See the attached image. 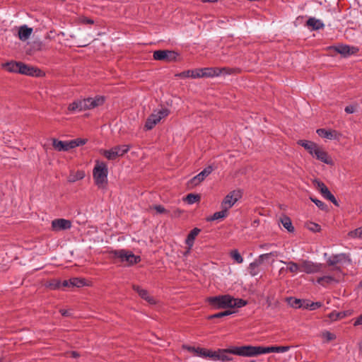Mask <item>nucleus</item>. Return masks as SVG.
Instances as JSON below:
<instances>
[{
  "label": "nucleus",
  "instance_id": "nucleus-1",
  "mask_svg": "<svg viewBox=\"0 0 362 362\" xmlns=\"http://www.w3.org/2000/svg\"><path fill=\"white\" fill-rule=\"evenodd\" d=\"M206 302L212 310L242 308L247 304V301L241 298H235L229 294L210 296Z\"/></svg>",
  "mask_w": 362,
  "mask_h": 362
},
{
  "label": "nucleus",
  "instance_id": "nucleus-2",
  "mask_svg": "<svg viewBox=\"0 0 362 362\" xmlns=\"http://www.w3.org/2000/svg\"><path fill=\"white\" fill-rule=\"evenodd\" d=\"M112 259H118L124 266L131 267L141 262L139 255H135L132 251L124 249L114 250L109 252Z\"/></svg>",
  "mask_w": 362,
  "mask_h": 362
},
{
  "label": "nucleus",
  "instance_id": "nucleus-3",
  "mask_svg": "<svg viewBox=\"0 0 362 362\" xmlns=\"http://www.w3.org/2000/svg\"><path fill=\"white\" fill-rule=\"evenodd\" d=\"M108 168L107 165L103 161H95V165L93 170V177L95 184L99 188H105L107 185Z\"/></svg>",
  "mask_w": 362,
  "mask_h": 362
},
{
  "label": "nucleus",
  "instance_id": "nucleus-4",
  "mask_svg": "<svg viewBox=\"0 0 362 362\" xmlns=\"http://www.w3.org/2000/svg\"><path fill=\"white\" fill-rule=\"evenodd\" d=\"M129 148L130 146L128 145H117L109 150H101L100 153L107 159L114 160L127 153Z\"/></svg>",
  "mask_w": 362,
  "mask_h": 362
},
{
  "label": "nucleus",
  "instance_id": "nucleus-5",
  "mask_svg": "<svg viewBox=\"0 0 362 362\" xmlns=\"http://www.w3.org/2000/svg\"><path fill=\"white\" fill-rule=\"evenodd\" d=\"M179 53L173 50L158 49L153 52V59L156 61H162L165 62H176Z\"/></svg>",
  "mask_w": 362,
  "mask_h": 362
},
{
  "label": "nucleus",
  "instance_id": "nucleus-6",
  "mask_svg": "<svg viewBox=\"0 0 362 362\" xmlns=\"http://www.w3.org/2000/svg\"><path fill=\"white\" fill-rule=\"evenodd\" d=\"M327 50H329L330 53H332V51H334V52L339 53L343 57H346L356 54L359 51V49L356 47H350L347 45L339 44L337 46L328 47Z\"/></svg>",
  "mask_w": 362,
  "mask_h": 362
},
{
  "label": "nucleus",
  "instance_id": "nucleus-7",
  "mask_svg": "<svg viewBox=\"0 0 362 362\" xmlns=\"http://www.w3.org/2000/svg\"><path fill=\"white\" fill-rule=\"evenodd\" d=\"M313 183L324 198L330 201L335 206H339L338 201L337 200L335 197L331 193V192L329 190L328 187L325 185L324 182L315 179L313 181Z\"/></svg>",
  "mask_w": 362,
  "mask_h": 362
},
{
  "label": "nucleus",
  "instance_id": "nucleus-8",
  "mask_svg": "<svg viewBox=\"0 0 362 362\" xmlns=\"http://www.w3.org/2000/svg\"><path fill=\"white\" fill-rule=\"evenodd\" d=\"M315 149L311 154L313 158L327 165H334V163L332 157L322 147L317 145Z\"/></svg>",
  "mask_w": 362,
  "mask_h": 362
},
{
  "label": "nucleus",
  "instance_id": "nucleus-9",
  "mask_svg": "<svg viewBox=\"0 0 362 362\" xmlns=\"http://www.w3.org/2000/svg\"><path fill=\"white\" fill-rule=\"evenodd\" d=\"M90 99V98H84L83 100H75L68 107V110L71 112L76 110L82 111L86 110H90L91 108Z\"/></svg>",
  "mask_w": 362,
  "mask_h": 362
},
{
  "label": "nucleus",
  "instance_id": "nucleus-10",
  "mask_svg": "<svg viewBox=\"0 0 362 362\" xmlns=\"http://www.w3.org/2000/svg\"><path fill=\"white\" fill-rule=\"evenodd\" d=\"M214 168L211 165L205 168L201 173L192 177L189 182L188 185L197 186L200 184L208 175L213 171Z\"/></svg>",
  "mask_w": 362,
  "mask_h": 362
},
{
  "label": "nucleus",
  "instance_id": "nucleus-11",
  "mask_svg": "<svg viewBox=\"0 0 362 362\" xmlns=\"http://www.w3.org/2000/svg\"><path fill=\"white\" fill-rule=\"evenodd\" d=\"M19 74L30 76H41L42 74V71L40 69L30 66L28 64L21 62V65L20 66Z\"/></svg>",
  "mask_w": 362,
  "mask_h": 362
},
{
  "label": "nucleus",
  "instance_id": "nucleus-12",
  "mask_svg": "<svg viewBox=\"0 0 362 362\" xmlns=\"http://www.w3.org/2000/svg\"><path fill=\"white\" fill-rule=\"evenodd\" d=\"M71 221L64 218H57L52 221V230L60 231L71 228Z\"/></svg>",
  "mask_w": 362,
  "mask_h": 362
},
{
  "label": "nucleus",
  "instance_id": "nucleus-13",
  "mask_svg": "<svg viewBox=\"0 0 362 362\" xmlns=\"http://www.w3.org/2000/svg\"><path fill=\"white\" fill-rule=\"evenodd\" d=\"M323 265L322 264L313 263L308 260L303 261L300 264L301 271L307 274L317 273L321 270Z\"/></svg>",
  "mask_w": 362,
  "mask_h": 362
},
{
  "label": "nucleus",
  "instance_id": "nucleus-14",
  "mask_svg": "<svg viewBox=\"0 0 362 362\" xmlns=\"http://www.w3.org/2000/svg\"><path fill=\"white\" fill-rule=\"evenodd\" d=\"M347 257L346 255L344 253H340L337 255H333L329 257L327 260V264L329 267H334L332 270L335 271H341L339 267H337V264L341 262Z\"/></svg>",
  "mask_w": 362,
  "mask_h": 362
},
{
  "label": "nucleus",
  "instance_id": "nucleus-15",
  "mask_svg": "<svg viewBox=\"0 0 362 362\" xmlns=\"http://www.w3.org/2000/svg\"><path fill=\"white\" fill-rule=\"evenodd\" d=\"M316 132L319 136L322 138H326L330 140H339L341 136V134L339 132L332 129H317Z\"/></svg>",
  "mask_w": 362,
  "mask_h": 362
},
{
  "label": "nucleus",
  "instance_id": "nucleus-16",
  "mask_svg": "<svg viewBox=\"0 0 362 362\" xmlns=\"http://www.w3.org/2000/svg\"><path fill=\"white\" fill-rule=\"evenodd\" d=\"M231 354L240 356L252 357V349L251 345L232 346Z\"/></svg>",
  "mask_w": 362,
  "mask_h": 362
},
{
  "label": "nucleus",
  "instance_id": "nucleus-17",
  "mask_svg": "<svg viewBox=\"0 0 362 362\" xmlns=\"http://www.w3.org/2000/svg\"><path fill=\"white\" fill-rule=\"evenodd\" d=\"M232 350V346L227 349H218L215 361H221L222 362L232 361L233 358L228 356V354H232L230 351Z\"/></svg>",
  "mask_w": 362,
  "mask_h": 362
},
{
  "label": "nucleus",
  "instance_id": "nucleus-18",
  "mask_svg": "<svg viewBox=\"0 0 362 362\" xmlns=\"http://www.w3.org/2000/svg\"><path fill=\"white\" fill-rule=\"evenodd\" d=\"M132 288L144 300H146L147 302H148L151 304H155L156 303V300H154V298L152 296H151L149 295V293H148L147 290L141 288L138 285H133L132 286Z\"/></svg>",
  "mask_w": 362,
  "mask_h": 362
},
{
  "label": "nucleus",
  "instance_id": "nucleus-19",
  "mask_svg": "<svg viewBox=\"0 0 362 362\" xmlns=\"http://www.w3.org/2000/svg\"><path fill=\"white\" fill-rule=\"evenodd\" d=\"M199 78L201 77H214L221 75L219 68H204L199 69Z\"/></svg>",
  "mask_w": 362,
  "mask_h": 362
},
{
  "label": "nucleus",
  "instance_id": "nucleus-20",
  "mask_svg": "<svg viewBox=\"0 0 362 362\" xmlns=\"http://www.w3.org/2000/svg\"><path fill=\"white\" fill-rule=\"evenodd\" d=\"M21 65V62L11 61L2 64V67L4 68L8 72L19 74Z\"/></svg>",
  "mask_w": 362,
  "mask_h": 362
},
{
  "label": "nucleus",
  "instance_id": "nucleus-21",
  "mask_svg": "<svg viewBox=\"0 0 362 362\" xmlns=\"http://www.w3.org/2000/svg\"><path fill=\"white\" fill-rule=\"evenodd\" d=\"M160 121V116H157V115L153 113L151 114L146 119L144 129L146 130L152 129L156 124H158Z\"/></svg>",
  "mask_w": 362,
  "mask_h": 362
},
{
  "label": "nucleus",
  "instance_id": "nucleus-22",
  "mask_svg": "<svg viewBox=\"0 0 362 362\" xmlns=\"http://www.w3.org/2000/svg\"><path fill=\"white\" fill-rule=\"evenodd\" d=\"M199 69H195L192 70H187L179 74H175V76L179 78H199Z\"/></svg>",
  "mask_w": 362,
  "mask_h": 362
},
{
  "label": "nucleus",
  "instance_id": "nucleus-23",
  "mask_svg": "<svg viewBox=\"0 0 362 362\" xmlns=\"http://www.w3.org/2000/svg\"><path fill=\"white\" fill-rule=\"evenodd\" d=\"M297 144L303 146L310 155L313 153V151L316 148L317 144L308 140L300 139L297 141Z\"/></svg>",
  "mask_w": 362,
  "mask_h": 362
},
{
  "label": "nucleus",
  "instance_id": "nucleus-24",
  "mask_svg": "<svg viewBox=\"0 0 362 362\" xmlns=\"http://www.w3.org/2000/svg\"><path fill=\"white\" fill-rule=\"evenodd\" d=\"M33 32V28H28L24 25L20 27L18 30V37L21 40L25 41L28 40Z\"/></svg>",
  "mask_w": 362,
  "mask_h": 362
},
{
  "label": "nucleus",
  "instance_id": "nucleus-25",
  "mask_svg": "<svg viewBox=\"0 0 362 362\" xmlns=\"http://www.w3.org/2000/svg\"><path fill=\"white\" fill-rule=\"evenodd\" d=\"M200 231H201V229H199L198 228H194L188 234V235L186 238L185 243L188 245L189 250H190L191 247L193 246L194 241L196 237L200 233Z\"/></svg>",
  "mask_w": 362,
  "mask_h": 362
},
{
  "label": "nucleus",
  "instance_id": "nucleus-26",
  "mask_svg": "<svg viewBox=\"0 0 362 362\" xmlns=\"http://www.w3.org/2000/svg\"><path fill=\"white\" fill-rule=\"evenodd\" d=\"M262 264V263L259 261V259L258 258H257L253 262L250 264V265L248 267L249 273L252 276L257 275L260 272L259 267Z\"/></svg>",
  "mask_w": 362,
  "mask_h": 362
},
{
  "label": "nucleus",
  "instance_id": "nucleus-27",
  "mask_svg": "<svg viewBox=\"0 0 362 362\" xmlns=\"http://www.w3.org/2000/svg\"><path fill=\"white\" fill-rule=\"evenodd\" d=\"M237 202V198H233L229 194H228L223 199L221 202V208L226 207V210L228 211V209L231 208Z\"/></svg>",
  "mask_w": 362,
  "mask_h": 362
},
{
  "label": "nucleus",
  "instance_id": "nucleus-28",
  "mask_svg": "<svg viewBox=\"0 0 362 362\" xmlns=\"http://www.w3.org/2000/svg\"><path fill=\"white\" fill-rule=\"evenodd\" d=\"M306 25L308 27H311L313 30H317L324 28V24L318 19L315 18H310L307 22Z\"/></svg>",
  "mask_w": 362,
  "mask_h": 362
},
{
  "label": "nucleus",
  "instance_id": "nucleus-29",
  "mask_svg": "<svg viewBox=\"0 0 362 362\" xmlns=\"http://www.w3.org/2000/svg\"><path fill=\"white\" fill-rule=\"evenodd\" d=\"M228 215V211L226 210V207L222 208L221 211L215 212L211 216L206 218L207 221H213L218 219L226 218Z\"/></svg>",
  "mask_w": 362,
  "mask_h": 362
},
{
  "label": "nucleus",
  "instance_id": "nucleus-30",
  "mask_svg": "<svg viewBox=\"0 0 362 362\" xmlns=\"http://www.w3.org/2000/svg\"><path fill=\"white\" fill-rule=\"evenodd\" d=\"M52 146L58 151H68L67 141H62L57 139H52Z\"/></svg>",
  "mask_w": 362,
  "mask_h": 362
},
{
  "label": "nucleus",
  "instance_id": "nucleus-31",
  "mask_svg": "<svg viewBox=\"0 0 362 362\" xmlns=\"http://www.w3.org/2000/svg\"><path fill=\"white\" fill-rule=\"evenodd\" d=\"M86 174L83 170H77L76 173H71L68 177V181L69 182H75L78 180L83 179Z\"/></svg>",
  "mask_w": 362,
  "mask_h": 362
},
{
  "label": "nucleus",
  "instance_id": "nucleus-32",
  "mask_svg": "<svg viewBox=\"0 0 362 362\" xmlns=\"http://www.w3.org/2000/svg\"><path fill=\"white\" fill-rule=\"evenodd\" d=\"M281 222L288 232L293 233L294 231V227L293 226L291 220L288 216H284L281 218Z\"/></svg>",
  "mask_w": 362,
  "mask_h": 362
},
{
  "label": "nucleus",
  "instance_id": "nucleus-33",
  "mask_svg": "<svg viewBox=\"0 0 362 362\" xmlns=\"http://www.w3.org/2000/svg\"><path fill=\"white\" fill-rule=\"evenodd\" d=\"M91 108L103 105L105 101V98L101 95H97L94 98H90Z\"/></svg>",
  "mask_w": 362,
  "mask_h": 362
},
{
  "label": "nucleus",
  "instance_id": "nucleus-34",
  "mask_svg": "<svg viewBox=\"0 0 362 362\" xmlns=\"http://www.w3.org/2000/svg\"><path fill=\"white\" fill-rule=\"evenodd\" d=\"M252 357L256 356H258L260 354L269 353L268 346L264 347V346H252Z\"/></svg>",
  "mask_w": 362,
  "mask_h": 362
},
{
  "label": "nucleus",
  "instance_id": "nucleus-35",
  "mask_svg": "<svg viewBox=\"0 0 362 362\" xmlns=\"http://www.w3.org/2000/svg\"><path fill=\"white\" fill-rule=\"evenodd\" d=\"M234 313H235L234 310H226L224 311H222V312H220V313H216L214 315H209L207 317V320H211L216 319V318H221V317H223L226 316H228Z\"/></svg>",
  "mask_w": 362,
  "mask_h": 362
},
{
  "label": "nucleus",
  "instance_id": "nucleus-36",
  "mask_svg": "<svg viewBox=\"0 0 362 362\" xmlns=\"http://www.w3.org/2000/svg\"><path fill=\"white\" fill-rule=\"evenodd\" d=\"M71 287L81 288L86 285V279L82 278H71L69 279Z\"/></svg>",
  "mask_w": 362,
  "mask_h": 362
},
{
  "label": "nucleus",
  "instance_id": "nucleus-37",
  "mask_svg": "<svg viewBox=\"0 0 362 362\" xmlns=\"http://www.w3.org/2000/svg\"><path fill=\"white\" fill-rule=\"evenodd\" d=\"M201 199V196L197 194H188L185 198L184 201L187 202L189 204H192L199 202Z\"/></svg>",
  "mask_w": 362,
  "mask_h": 362
},
{
  "label": "nucleus",
  "instance_id": "nucleus-38",
  "mask_svg": "<svg viewBox=\"0 0 362 362\" xmlns=\"http://www.w3.org/2000/svg\"><path fill=\"white\" fill-rule=\"evenodd\" d=\"M302 299L289 297L286 298V301L290 306L294 308H301Z\"/></svg>",
  "mask_w": 362,
  "mask_h": 362
},
{
  "label": "nucleus",
  "instance_id": "nucleus-39",
  "mask_svg": "<svg viewBox=\"0 0 362 362\" xmlns=\"http://www.w3.org/2000/svg\"><path fill=\"white\" fill-rule=\"evenodd\" d=\"M334 281V278L331 276H324L318 278L317 280V283L323 286H326L327 284H329Z\"/></svg>",
  "mask_w": 362,
  "mask_h": 362
},
{
  "label": "nucleus",
  "instance_id": "nucleus-40",
  "mask_svg": "<svg viewBox=\"0 0 362 362\" xmlns=\"http://www.w3.org/2000/svg\"><path fill=\"white\" fill-rule=\"evenodd\" d=\"M310 200L316 204V206L324 211H328L329 208L326 204H325L323 202L317 199V198L310 197Z\"/></svg>",
  "mask_w": 362,
  "mask_h": 362
},
{
  "label": "nucleus",
  "instance_id": "nucleus-41",
  "mask_svg": "<svg viewBox=\"0 0 362 362\" xmlns=\"http://www.w3.org/2000/svg\"><path fill=\"white\" fill-rule=\"evenodd\" d=\"M47 287L52 290H57L62 288V282L59 279H52L49 281Z\"/></svg>",
  "mask_w": 362,
  "mask_h": 362
},
{
  "label": "nucleus",
  "instance_id": "nucleus-42",
  "mask_svg": "<svg viewBox=\"0 0 362 362\" xmlns=\"http://www.w3.org/2000/svg\"><path fill=\"white\" fill-rule=\"evenodd\" d=\"M219 70L221 71V74H238L240 72V69L239 68H229V67H223L219 68Z\"/></svg>",
  "mask_w": 362,
  "mask_h": 362
},
{
  "label": "nucleus",
  "instance_id": "nucleus-43",
  "mask_svg": "<svg viewBox=\"0 0 362 362\" xmlns=\"http://www.w3.org/2000/svg\"><path fill=\"white\" fill-rule=\"evenodd\" d=\"M286 264L288 265L287 270L291 273H297L300 269V265L294 262H288Z\"/></svg>",
  "mask_w": 362,
  "mask_h": 362
},
{
  "label": "nucleus",
  "instance_id": "nucleus-44",
  "mask_svg": "<svg viewBox=\"0 0 362 362\" xmlns=\"http://www.w3.org/2000/svg\"><path fill=\"white\" fill-rule=\"evenodd\" d=\"M230 257L237 262L242 263L243 262V258L238 252V250H233L230 252Z\"/></svg>",
  "mask_w": 362,
  "mask_h": 362
},
{
  "label": "nucleus",
  "instance_id": "nucleus-45",
  "mask_svg": "<svg viewBox=\"0 0 362 362\" xmlns=\"http://www.w3.org/2000/svg\"><path fill=\"white\" fill-rule=\"evenodd\" d=\"M290 349V346H268V349L269 351V353H272V352H285V351H288Z\"/></svg>",
  "mask_w": 362,
  "mask_h": 362
},
{
  "label": "nucleus",
  "instance_id": "nucleus-46",
  "mask_svg": "<svg viewBox=\"0 0 362 362\" xmlns=\"http://www.w3.org/2000/svg\"><path fill=\"white\" fill-rule=\"evenodd\" d=\"M345 314L342 312L333 311L329 314L328 317L332 321H336L344 317Z\"/></svg>",
  "mask_w": 362,
  "mask_h": 362
},
{
  "label": "nucleus",
  "instance_id": "nucleus-47",
  "mask_svg": "<svg viewBox=\"0 0 362 362\" xmlns=\"http://www.w3.org/2000/svg\"><path fill=\"white\" fill-rule=\"evenodd\" d=\"M277 252H272L267 254L261 255L258 257L259 261L263 264L265 260H269L271 257H277Z\"/></svg>",
  "mask_w": 362,
  "mask_h": 362
},
{
  "label": "nucleus",
  "instance_id": "nucleus-48",
  "mask_svg": "<svg viewBox=\"0 0 362 362\" xmlns=\"http://www.w3.org/2000/svg\"><path fill=\"white\" fill-rule=\"evenodd\" d=\"M308 228L313 231V232H320V230H321V226L317 224V223H313V222H310L308 224Z\"/></svg>",
  "mask_w": 362,
  "mask_h": 362
},
{
  "label": "nucleus",
  "instance_id": "nucleus-49",
  "mask_svg": "<svg viewBox=\"0 0 362 362\" xmlns=\"http://www.w3.org/2000/svg\"><path fill=\"white\" fill-rule=\"evenodd\" d=\"M216 353H217V350L212 351V350L206 349L204 358H209L215 361Z\"/></svg>",
  "mask_w": 362,
  "mask_h": 362
},
{
  "label": "nucleus",
  "instance_id": "nucleus-50",
  "mask_svg": "<svg viewBox=\"0 0 362 362\" xmlns=\"http://www.w3.org/2000/svg\"><path fill=\"white\" fill-rule=\"evenodd\" d=\"M322 336L326 338L327 341H330L334 340L336 339V335L333 333H331L329 331H325L322 333Z\"/></svg>",
  "mask_w": 362,
  "mask_h": 362
},
{
  "label": "nucleus",
  "instance_id": "nucleus-51",
  "mask_svg": "<svg viewBox=\"0 0 362 362\" xmlns=\"http://www.w3.org/2000/svg\"><path fill=\"white\" fill-rule=\"evenodd\" d=\"M349 235L351 237L362 238V226L356 228V230L351 231Z\"/></svg>",
  "mask_w": 362,
  "mask_h": 362
},
{
  "label": "nucleus",
  "instance_id": "nucleus-52",
  "mask_svg": "<svg viewBox=\"0 0 362 362\" xmlns=\"http://www.w3.org/2000/svg\"><path fill=\"white\" fill-rule=\"evenodd\" d=\"M153 209H155L158 214H168L169 211L166 210L162 205H154Z\"/></svg>",
  "mask_w": 362,
  "mask_h": 362
},
{
  "label": "nucleus",
  "instance_id": "nucleus-53",
  "mask_svg": "<svg viewBox=\"0 0 362 362\" xmlns=\"http://www.w3.org/2000/svg\"><path fill=\"white\" fill-rule=\"evenodd\" d=\"M169 113H170L169 110L167 108H164V109L159 110L156 115H157V116H160V119H161L162 118L167 117Z\"/></svg>",
  "mask_w": 362,
  "mask_h": 362
},
{
  "label": "nucleus",
  "instance_id": "nucleus-54",
  "mask_svg": "<svg viewBox=\"0 0 362 362\" xmlns=\"http://www.w3.org/2000/svg\"><path fill=\"white\" fill-rule=\"evenodd\" d=\"M233 198H237V201L242 197V192L240 190H233L229 193Z\"/></svg>",
  "mask_w": 362,
  "mask_h": 362
},
{
  "label": "nucleus",
  "instance_id": "nucleus-55",
  "mask_svg": "<svg viewBox=\"0 0 362 362\" xmlns=\"http://www.w3.org/2000/svg\"><path fill=\"white\" fill-rule=\"evenodd\" d=\"M310 310H314L322 307V303L321 302H311L310 303Z\"/></svg>",
  "mask_w": 362,
  "mask_h": 362
},
{
  "label": "nucleus",
  "instance_id": "nucleus-56",
  "mask_svg": "<svg viewBox=\"0 0 362 362\" xmlns=\"http://www.w3.org/2000/svg\"><path fill=\"white\" fill-rule=\"evenodd\" d=\"M205 348L197 347L195 352L196 355L204 358L205 356Z\"/></svg>",
  "mask_w": 362,
  "mask_h": 362
},
{
  "label": "nucleus",
  "instance_id": "nucleus-57",
  "mask_svg": "<svg viewBox=\"0 0 362 362\" xmlns=\"http://www.w3.org/2000/svg\"><path fill=\"white\" fill-rule=\"evenodd\" d=\"M81 22L83 24H93V20L88 18L86 16H83L81 18Z\"/></svg>",
  "mask_w": 362,
  "mask_h": 362
},
{
  "label": "nucleus",
  "instance_id": "nucleus-58",
  "mask_svg": "<svg viewBox=\"0 0 362 362\" xmlns=\"http://www.w3.org/2000/svg\"><path fill=\"white\" fill-rule=\"evenodd\" d=\"M75 147H77L76 141L75 139L71 140L69 141H67V148H68V151L71 149V148H74Z\"/></svg>",
  "mask_w": 362,
  "mask_h": 362
},
{
  "label": "nucleus",
  "instance_id": "nucleus-59",
  "mask_svg": "<svg viewBox=\"0 0 362 362\" xmlns=\"http://www.w3.org/2000/svg\"><path fill=\"white\" fill-rule=\"evenodd\" d=\"M310 300L303 299L302 303H301V308L310 310Z\"/></svg>",
  "mask_w": 362,
  "mask_h": 362
},
{
  "label": "nucleus",
  "instance_id": "nucleus-60",
  "mask_svg": "<svg viewBox=\"0 0 362 362\" xmlns=\"http://www.w3.org/2000/svg\"><path fill=\"white\" fill-rule=\"evenodd\" d=\"M345 112L348 114L354 113L356 111L355 105H349L345 107Z\"/></svg>",
  "mask_w": 362,
  "mask_h": 362
},
{
  "label": "nucleus",
  "instance_id": "nucleus-61",
  "mask_svg": "<svg viewBox=\"0 0 362 362\" xmlns=\"http://www.w3.org/2000/svg\"><path fill=\"white\" fill-rule=\"evenodd\" d=\"M77 146H83L87 142V139L78 138L75 139Z\"/></svg>",
  "mask_w": 362,
  "mask_h": 362
},
{
  "label": "nucleus",
  "instance_id": "nucleus-62",
  "mask_svg": "<svg viewBox=\"0 0 362 362\" xmlns=\"http://www.w3.org/2000/svg\"><path fill=\"white\" fill-rule=\"evenodd\" d=\"M183 349H187L189 351L194 353V354L197 351V348H195L194 346H187V345H183Z\"/></svg>",
  "mask_w": 362,
  "mask_h": 362
},
{
  "label": "nucleus",
  "instance_id": "nucleus-63",
  "mask_svg": "<svg viewBox=\"0 0 362 362\" xmlns=\"http://www.w3.org/2000/svg\"><path fill=\"white\" fill-rule=\"evenodd\" d=\"M354 326L362 325V315H361L354 322Z\"/></svg>",
  "mask_w": 362,
  "mask_h": 362
},
{
  "label": "nucleus",
  "instance_id": "nucleus-64",
  "mask_svg": "<svg viewBox=\"0 0 362 362\" xmlns=\"http://www.w3.org/2000/svg\"><path fill=\"white\" fill-rule=\"evenodd\" d=\"M62 287H64V288H66V287H71V284L69 283V280H64L62 282Z\"/></svg>",
  "mask_w": 362,
  "mask_h": 362
}]
</instances>
